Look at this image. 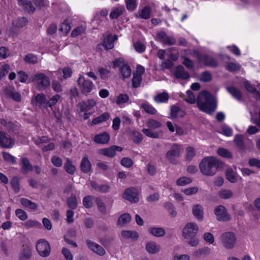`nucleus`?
Returning a JSON list of instances; mask_svg holds the SVG:
<instances>
[{"instance_id": "1", "label": "nucleus", "mask_w": 260, "mask_h": 260, "mask_svg": "<svg viewBox=\"0 0 260 260\" xmlns=\"http://www.w3.org/2000/svg\"><path fill=\"white\" fill-rule=\"evenodd\" d=\"M199 109L208 114H211L216 108V100L206 90L202 91L197 99Z\"/></svg>"}, {"instance_id": "2", "label": "nucleus", "mask_w": 260, "mask_h": 260, "mask_svg": "<svg viewBox=\"0 0 260 260\" xmlns=\"http://www.w3.org/2000/svg\"><path fill=\"white\" fill-rule=\"evenodd\" d=\"M219 166V161L212 156L203 158L200 164L199 167L201 173L205 176L214 175Z\"/></svg>"}, {"instance_id": "3", "label": "nucleus", "mask_w": 260, "mask_h": 260, "mask_svg": "<svg viewBox=\"0 0 260 260\" xmlns=\"http://www.w3.org/2000/svg\"><path fill=\"white\" fill-rule=\"evenodd\" d=\"M31 81L39 89H45L50 84L49 77L42 73H38L32 76Z\"/></svg>"}, {"instance_id": "4", "label": "nucleus", "mask_w": 260, "mask_h": 260, "mask_svg": "<svg viewBox=\"0 0 260 260\" xmlns=\"http://www.w3.org/2000/svg\"><path fill=\"white\" fill-rule=\"evenodd\" d=\"M79 88L82 94H87L93 88L94 84L90 80L85 78L82 74H79L77 80Z\"/></svg>"}, {"instance_id": "5", "label": "nucleus", "mask_w": 260, "mask_h": 260, "mask_svg": "<svg viewBox=\"0 0 260 260\" xmlns=\"http://www.w3.org/2000/svg\"><path fill=\"white\" fill-rule=\"evenodd\" d=\"M182 147L181 145L175 143L173 144L170 150L167 152L166 154V158L172 164H176L177 161L175 158L178 157L182 151Z\"/></svg>"}, {"instance_id": "6", "label": "nucleus", "mask_w": 260, "mask_h": 260, "mask_svg": "<svg viewBox=\"0 0 260 260\" xmlns=\"http://www.w3.org/2000/svg\"><path fill=\"white\" fill-rule=\"evenodd\" d=\"M220 241L224 248L232 249L236 244V237L232 232H225L221 235Z\"/></svg>"}, {"instance_id": "7", "label": "nucleus", "mask_w": 260, "mask_h": 260, "mask_svg": "<svg viewBox=\"0 0 260 260\" xmlns=\"http://www.w3.org/2000/svg\"><path fill=\"white\" fill-rule=\"evenodd\" d=\"M199 231L197 223L192 222L187 223L182 229V236L186 239L195 237Z\"/></svg>"}, {"instance_id": "8", "label": "nucleus", "mask_w": 260, "mask_h": 260, "mask_svg": "<svg viewBox=\"0 0 260 260\" xmlns=\"http://www.w3.org/2000/svg\"><path fill=\"white\" fill-rule=\"evenodd\" d=\"M36 249L39 255L44 257L49 256L51 252L49 243L43 239H40L37 242Z\"/></svg>"}, {"instance_id": "9", "label": "nucleus", "mask_w": 260, "mask_h": 260, "mask_svg": "<svg viewBox=\"0 0 260 260\" xmlns=\"http://www.w3.org/2000/svg\"><path fill=\"white\" fill-rule=\"evenodd\" d=\"M27 23L25 17L19 18L13 21V26L7 30L9 36L14 37L18 34V29L24 26Z\"/></svg>"}, {"instance_id": "10", "label": "nucleus", "mask_w": 260, "mask_h": 260, "mask_svg": "<svg viewBox=\"0 0 260 260\" xmlns=\"http://www.w3.org/2000/svg\"><path fill=\"white\" fill-rule=\"evenodd\" d=\"M122 197L132 203H136L139 201L138 190L133 187L126 189L123 193Z\"/></svg>"}, {"instance_id": "11", "label": "nucleus", "mask_w": 260, "mask_h": 260, "mask_svg": "<svg viewBox=\"0 0 260 260\" xmlns=\"http://www.w3.org/2000/svg\"><path fill=\"white\" fill-rule=\"evenodd\" d=\"M214 213L218 221H226L231 219V216L227 212L226 208L222 205H219L215 208Z\"/></svg>"}, {"instance_id": "12", "label": "nucleus", "mask_w": 260, "mask_h": 260, "mask_svg": "<svg viewBox=\"0 0 260 260\" xmlns=\"http://www.w3.org/2000/svg\"><path fill=\"white\" fill-rule=\"evenodd\" d=\"M157 40L167 45H173L176 43L175 39L172 36H169L164 31H160L156 35Z\"/></svg>"}, {"instance_id": "13", "label": "nucleus", "mask_w": 260, "mask_h": 260, "mask_svg": "<svg viewBox=\"0 0 260 260\" xmlns=\"http://www.w3.org/2000/svg\"><path fill=\"white\" fill-rule=\"evenodd\" d=\"M47 99L46 96L43 93H38L34 95L31 99V103L34 106L40 108L44 107L46 108Z\"/></svg>"}, {"instance_id": "14", "label": "nucleus", "mask_w": 260, "mask_h": 260, "mask_svg": "<svg viewBox=\"0 0 260 260\" xmlns=\"http://www.w3.org/2000/svg\"><path fill=\"white\" fill-rule=\"evenodd\" d=\"M122 148L117 146H113L107 148L101 149L98 150L99 153L109 157H113L116 154V151L120 152Z\"/></svg>"}, {"instance_id": "15", "label": "nucleus", "mask_w": 260, "mask_h": 260, "mask_svg": "<svg viewBox=\"0 0 260 260\" xmlns=\"http://www.w3.org/2000/svg\"><path fill=\"white\" fill-rule=\"evenodd\" d=\"M86 242L88 247L98 255L103 256L106 254V250L100 245L89 240H87Z\"/></svg>"}, {"instance_id": "16", "label": "nucleus", "mask_w": 260, "mask_h": 260, "mask_svg": "<svg viewBox=\"0 0 260 260\" xmlns=\"http://www.w3.org/2000/svg\"><path fill=\"white\" fill-rule=\"evenodd\" d=\"M14 145V141L6 133L0 132V145L5 148H12Z\"/></svg>"}, {"instance_id": "17", "label": "nucleus", "mask_w": 260, "mask_h": 260, "mask_svg": "<svg viewBox=\"0 0 260 260\" xmlns=\"http://www.w3.org/2000/svg\"><path fill=\"white\" fill-rule=\"evenodd\" d=\"M234 142L237 147L241 150L246 149V145L251 144V142L250 140L245 139L241 135L236 136L234 139Z\"/></svg>"}, {"instance_id": "18", "label": "nucleus", "mask_w": 260, "mask_h": 260, "mask_svg": "<svg viewBox=\"0 0 260 260\" xmlns=\"http://www.w3.org/2000/svg\"><path fill=\"white\" fill-rule=\"evenodd\" d=\"M145 249L147 252L150 254H155L160 250V246L153 241H148L146 243Z\"/></svg>"}, {"instance_id": "19", "label": "nucleus", "mask_w": 260, "mask_h": 260, "mask_svg": "<svg viewBox=\"0 0 260 260\" xmlns=\"http://www.w3.org/2000/svg\"><path fill=\"white\" fill-rule=\"evenodd\" d=\"M193 53L197 55L198 59L200 62L212 66H216L217 65V62L214 59L208 57L207 55H202L196 50H194Z\"/></svg>"}, {"instance_id": "20", "label": "nucleus", "mask_w": 260, "mask_h": 260, "mask_svg": "<svg viewBox=\"0 0 260 260\" xmlns=\"http://www.w3.org/2000/svg\"><path fill=\"white\" fill-rule=\"evenodd\" d=\"M96 104V102L92 99L88 100L86 101H83L80 103L78 106L80 111H87L91 109Z\"/></svg>"}, {"instance_id": "21", "label": "nucleus", "mask_w": 260, "mask_h": 260, "mask_svg": "<svg viewBox=\"0 0 260 260\" xmlns=\"http://www.w3.org/2000/svg\"><path fill=\"white\" fill-rule=\"evenodd\" d=\"M117 39L118 37L116 35L113 36L109 35L104 38L103 45L106 50L111 49L114 47V42L117 40Z\"/></svg>"}, {"instance_id": "22", "label": "nucleus", "mask_w": 260, "mask_h": 260, "mask_svg": "<svg viewBox=\"0 0 260 260\" xmlns=\"http://www.w3.org/2000/svg\"><path fill=\"white\" fill-rule=\"evenodd\" d=\"M192 211L193 216L199 221H202L204 217V210L203 207L200 204H196L192 206Z\"/></svg>"}, {"instance_id": "23", "label": "nucleus", "mask_w": 260, "mask_h": 260, "mask_svg": "<svg viewBox=\"0 0 260 260\" xmlns=\"http://www.w3.org/2000/svg\"><path fill=\"white\" fill-rule=\"evenodd\" d=\"M151 10L149 7L146 6L139 9L136 16L137 18L148 19L150 17Z\"/></svg>"}, {"instance_id": "24", "label": "nucleus", "mask_w": 260, "mask_h": 260, "mask_svg": "<svg viewBox=\"0 0 260 260\" xmlns=\"http://www.w3.org/2000/svg\"><path fill=\"white\" fill-rule=\"evenodd\" d=\"M149 233L156 237H161L165 235L166 231L161 227H150L148 229Z\"/></svg>"}, {"instance_id": "25", "label": "nucleus", "mask_w": 260, "mask_h": 260, "mask_svg": "<svg viewBox=\"0 0 260 260\" xmlns=\"http://www.w3.org/2000/svg\"><path fill=\"white\" fill-rule=\"evenodd\" d=\"M175 75L176 78L183 80L188 79L189 78V74L185 71L183 67L182 66H179L176 68Z\"/></svg>"}, {"instance_id": "26", "label": "nucleus", "mask_w": 260, "mask_h": 260, "mask_svg": "<svg viewBox=\"0 0 260 260\" xmlns=\"http://www.w3.org/2000/svg\"><path fill=\"white\" fill-rule=\"evenodd\" d=\"M109 139V135L106 132H104L102 134L96 135L94 137V141L96 143L104 144L108 143Z\"/></svg>"}, {"instance_id": "27", "label": "nucleus", "mask_w": 260, "mask_h": 260, "mask_svg": "<svg viewBox=\"0 0 260 260\" xmlns=\"http://www.w3.org/2000/svg\"><path fill=\"white\" fill-rule=\"evenodd\" d=\"M31 255V248L27 245H23L19 255L20 260H27Z\"/></svg>"}, {"instance_id": "28", "label": "nucleus", "mask_w": 260, "mask_h": 260, "mask_svg": "<svg viewBox=\"0 0 260 260\" xmlns=\"http://www.w3.org/2000/svg\"><path fill=\"white\" fill-rule=\"evenodd\" d=\"M80 168L81 171L85 173L90 172L91 170V164L87 156H84L82 159L80 163Z\"/></svg>"}, {"instance_id": "29", "label": "nucleus", "mask_w": 260, "mask_h": 260, "mask_svg": "<svg viewBox=\"0 0 260 260\" xmlns=\"http://www.w3.org/2000/svg\"><path fill=\"white\" fill-rule=\"evenodd\" d=\"M131 220V216L129 213H125L120 216L117 220V225L119 226H124Z\"/></svg>"}, {"instance_id": "30", "label": "nucleus", "mask_w": 260, "mask_h": 260, "mask_svg": "<svg viewBox=\"0 0 260 260\" xmlns=\"http://www.w3.org/2000/svg\"><path fill=\"white\" fill-rule=\"evenodd\" d=\"M22 226L26 230L32 228H40L41 224L36 220L29 219L22 224Z\"/></svg>"}, {"instance_id": "31", "label": "nucleus", "mask_w": 260, "mask_h": 260, "mask_svg": "<svg viewBox=\"0 0 260 260\" xmlns=\"http://www.w3.org/2000/svg\"><path fill=\"white\" fill-rule=\"evenodd\" d=\"M121 236L123 238L131 239L133 240H137L139 238V234L135 231H123L121 232Z\"/></svg>"}, {"instance_id": "32", "label": "nucleus", "mask_w": 260, "mask_h": 260, "mask_svg": "<svg viewBox=\"0 0 260 260\" xmlns=\"http://www.w3.org/2000/svg\"><path fill=\"white\" fill-rule=\"evenodd\" d=\"M110 117V115L108 113H104L101 114L99 117H97L94 118L91 123H90V125L92 126L94 125H96L98 124H100L102 123L104 121H105L107 119H108Z\"/></svg>"}, {"instance_id": "33", "label": "nucleus", "mask_w": 260, "mask_h": 260, "mask_svg": "<svg viewBox=\"0 0 260 260\" xmlns=\"http://www.w3.org/2000/svg\"><path fill=\"white\" fill-rule=\"evenodd\" d=\"M20 203L22 206L25 208H28L31 210H36L37 209V205L32 201L26 198H22L20 200Z\"/></svg>"}, {"instance_id": "34", "label": "nucleus", "mask_w": 260, "mask_h": 260, "mask_svg": "<svg viewBox=\"0 0 260 260\" xmlns=\"http://www.w3.org/2000/svg\"><path fill=\"white\" fill-rule=\"evenodd\" d=\"M119 71L123 79L129 77L131 75V68L126 63L120 68Z\"/></svg>"}, {"instance_id": "35", "label": "nucleus", "mask_w": 260, "mask_h": 260, "mask_svg": "<svg viewBox=\"0 0 260 260\" xmlns=\"http://www.w3.org/2000/svg\"><path fill=\"white\" fill-rule=\"evenodd\" d=\"M10 184L15 193H18L20 191V180L18 177H13L10 181Z\"/></svg>"}, {"instance_id": "36", "label": "nucleus", "mask_w": 260, "mask_h": 260, "mask_svg": "<svg viewBox=\"0 0 260 260\" xmlns=\"http://www.w3.org/2000/svg\"><path fill=\"white\" fill-rule=\"evenodd\" d=\"M124 10V8L123 7L114 8L110 13L109 17L112 19H116L122 14Z\"/></svg>"}, {"instance_id": "37", "label": "nucleus", "mask_w": 260, "mask_h": 260, "mask_svg": "<svg viewBox=\"0 0 260 260\" xmlns=\"http://www.w3.org/2000/svg\"><path fill=\"white\" fill-rule=\"evenodd\" d=\"M196 155L195 149L191 146L187 147L185 149V160L191 161Z\"/></svg>"}, {"instance_id": "38", "label": "nucleus", "mask_w": 260, "mask_h": 260, "mask_svg": "<svg viewBox=\"0 0 260 260\" xmlns=\"http://www.w3.org/2000/svg\"><path fill=\"white\" fill-rule=\"evenodd\" d=\"M64 168L66 172L70 174H73L76 170L75 167L72 164V161L67 158L66 162L64 163Z\"/></svg>"}, {"instance_id": "39", "label": "nucleus", "mask_w": 260, "mask_h": 260, "mask_svg": "<svg viewBox=\"0 0 260 260\" xmlns=\"http://www.w3.org/2000/svg\"><path fill=\"white\" fill-rule=\"evenodd\" d=\"M22 161V169L24 172L27 173L29 171L33 170V167L29 162L28 159L26 158H23L21 159Z\"/></svg>"}, {"instance_id": "40", "label": "nucleus", "mask_w": 260, "mask_h": 260, "mask_svg": "<svg viewBox=\"0 0 260 260\" xmlns=\"http://www.w3.org/2000/svg\"><path fill=\"white\" fill-rule=\"evenodd\" d=\"M68 206L73 209H75L78 206L77 199L76 196L74 194H72L67 200Z\"/></svg>"}, {"instance_id": "41", "label": "nucleus", "mask_w": 260, "mask_h": 260, "mask_svg": "<svg viewBox=\"0 0 260 260\" xmlns=\"http://www.w3.org/2000/svg\"><path fill=\"white\" fill-rule=\"evenodd\" d=\"M129 100V97L126 94L121 93L117 96L116 103L118 105L125 104Z\"/></svg>"}, {"instance_id": "42", "label": "nucleus", "mask_w": 260, "mask_h": 260, "mask_svg": "<svg viewBox=\"0 0 260 260\" xmlns=\"http://www.w3.org/2000/svg\"><path fill=\"white\" fill-rule=\"evenodd\" d=\"M169 99V95L166 92L158 94L154 97V100L156 103H162L167 102Z\"/></svg>"}, {"instance_id": "43", "label": "nucleus", "mask_w": 260, "mask_h": 260, "mask_svg": "<svg viewBox=\"0 0 260 260\" xmlns=\"http://www.w3.org/2000/svg\"><path fill=\"white\" fill-rule=\"evenodd\" d=\"M227 90L237 100L241 99L242 94L239 90L234 87H229Z\"/></svg>"}, {"instance_id": "44", "label": "nucleus", "mask_w": 260, "mask_h": 260, "mask_svg": "<svg viewBox=\"0 0 260 260\" xmlns=\"http://www.w3.org/2000/svg\"><path fill=\"white\" fill-rule=\"evenodd\" d=\"M60 98L59 94H55L52 96L46 103V108L52 107L55 105Z\"/></svg>"}, {"instance_id": "45", "label": "nucleus", "mask_w": 260, "mask_h": 260, "mask_svg": "<svg viewBox=\"0 0 260 260\" xmlns=\"http://www.w3.org/2000/svg\"><path fill=\"white\" fill-rule=\"evenodd\" d=\"M16 216L21 221H25L28 218L26 212L21 209H17L15 210Z\"/></svg>"}, {"instance_id": "46", "label": "nucleus", "mask_w": 260, "mask_h": 260, "mask_svg": "<svg viewBox=\"0 0 260 260\" xmlns=\"http://www.w3.org/2000/svg\"><path fill=\"white\" fill-rule=\"evenodd\" d=\"M182 111L178 106L173 105L171 107V114L172 117L182 116Z\"/></svg>"}, {"instance_id": "47", "label": "nucleus", "mask_w": 260, "mask_h": 260, "mask_svg": "<svg viewBox=\"0 0 260 260\" xmlns=\"http://www.w3.org/2000/svg\"><path fill=\"white\" fill-rule=\"evenodd\" d=\"M71 29L70 23L68 20H65L61 24L59 30L63 34L67 35Z\"/></svg>"}, {"instance_id": "48", "label": "nucleus", "mask_w": 260, "mask_h": 260, "mask_svg": "<svg viewBox=\"0 0 260 260\" xmlns=\"http://www.w3.org/2000/svg\"><path fill=\"white\" fill-rule=\"evenodd\" d=\"M142 132L147 137L151 138L157 139L159 137V133L152 132L150 128H143Z\"/></svg>"}, {"instance_id": "49", "label": "nucleus", "mask_w": 260, "mask_h": 260, "mask_svg": "<svg viewBox=\"0 0 260 260\" xmlns=\"http://www.w3.org/2000/svg\"><path fill=\"white\" fill-rule=\"evenodd\" d=\"M141 107L143 108L146 112L149 114H155L156 113V109L148 103H143Z\"/></svg>"}, {"instance_id": "50", "label": "nucleus", "mask_w": 260, "mask_h": 260, "mask_svg": "<svg viewBox=\"0 0 260 260\" xmlns=\"http://www.w3.org/2000/svg\"><path fill=\"white\" fill-rule=\"evenodd\" d=\"M146 124L149 128L151 129H156L161 126V124L160 122L154 119L148 120Z\"/></svg>"}, {"instance_id": "51", "label": "nucleus", "mask_w": 260, "mask_h": 260, "mask_svg": "<svg viewBox=\"0 0 260 260\" xmlns=\"http://www.w3.org/2000/svg\"><path fill=\"white\" fill-rule=\"evenodd\" d=\"M93 197L91 196H88L83 198V204L86 208H90L93 205Z\"/></svg>"}, {"instance_id": "52", "label": "nucleus", "mask_w": 260, "mask_h": 260, "mask_svg": "<svg viewBox=\"0 0 260 260\" xmlns=\"http://www.w3.org/2000/svg\"><path fill=\"white\" fill-rule=\"evenodd\" d=\"M226 177L227 179L232 183H235L237 181L236 174L231 169H229L226 171Z\"/></svg>"}, {"instance_id": "53", "label": "nucleus", "mask_w": 260, "mask_h": 260, "mask_svg": "<svg viewBox=\"0 0 260 260\" xmlns=\"http://www.w3.org/2000/svg\"><path fill=\"white\" fill-rule=\"evenodd\" d=\"M218 196L222 199H227L233 196V192L228 189H222L219 192Z\"/></svg>"}, {"instance_id": "54", "label": "nucleus", "mask_w": 260, "mask_h": 260, "mask_svg": "<svg viewBox=\"0 0 260 260\" xmlns=\"http://www.w3.org/2000/svg\"><path fill=\"white\" fill-rule=\"evenodd\" d=\"M142 80V76L139 75L134 74L132 79V86L134 88H137L140 86Z\"/></svg>"}, {"instance_id": "55", "label": "nucleus", "mask_w": 260, "mask_h": 260, "mask_svg": "<svg viewBox=\"0 0 260 260\" xmlns=\"http://www.w3.org/2000/svg\"><path fill=\"white\" fill-rule=\"evenodd\" d=\"M101 78L103 79H106L110 77V71L104 68L101 67L98 69Z\"/></svg>"}, {"instance_id": "56", "label": "nucleus", "mask_w": 260, "mask_h": 260, "mask_svg": "<svg viewBox=\"0 0 260 260\" xmlns=\"http://www.w3.org/2000/svg\"><path fill=\"white\" fill-rule=\"evenodd\" d=\"M7 94L10 98L16 102H20L21 100L20 94L14 90H10L8 91Z\"/></svg>"}, {"instance_id": "57", "label": "nucleus", "mask_w": 260, "mask_h": 260, "mask_svg": "<svg viewBox=\"0 0 260 260\" xmlns=\"http://www.w3.org/2000/svg\"><path fill=\"white\" fill-rule=\"evenodd\" d=\"M85 31V27L84 26H80L74 29L71 33V36L76 37L79 35H82Z\"/></svg>"}, {"instance_id": "58", "label": "nucleus", "mask_w": 260, "mask_h": 260, "mask_svg": "<svg viewBox=\"0 0 260 260\" xmlns=\"http://www.w3.org/2000/svg\"><path fill=\"white\" fill-rule=\"evenodd\" d=\"M24 61L29 63L34 64L38 62L37 56L32 54H28L24 57Z\"/></svg>"}, {"instance_id": "59", "label": "nucleus", "mask_w": 260, "mask_h": 260, "mask_svg": "<svg viewBox=\"0 0 260 260\" xmlns=\"http://www.w3.org/2000/svg\"><path fill=\"white\" fill-rule=\"evenodd\" d=\"M191 179L189 178L183 177L179 178L177 181L176 184L178 186H184L191 183Z\"/></svg>"}, {"instance_id": "60", "label": "nucleus", "mask_w": 260, "mask_h": 260, "mask_svg": "<svg viewBox=\"0 0 260 260\" xmlns=\"http://www.w3.org/2000/svg\"><path fill=\"white\" fill-rule=\"evenodd\" d=\"M217 153L220 156L226 158H231L232 156V154L230 151L222 148H220L218 149Z\"/></svg>"}, {"instance_id": "61", "label": "nucleus", "mask_w": 260, "mask_h": 260, "mask_svg": "<svg viewBox=\"0 0 260 260\" xmlns=\"http://www.w3.org/2000/svg\"><path fill=\"white\" fill-rule=\"evenodd\" d=\"M134 46L136 51L140 53L143 52L146 49L145 45L140 41L134 43Z\"/></svg>"}, {"instance_id": "62", "label": "nucleus", "mask_w": 260, "mask_h": 260, "mask_svg": "<svg viewBox=\"0 0 260 260\" xmlns=\"http://www.w3.org/2000/svg\"><path fill=\"white\" fill-rule=\"evenodd\" d=\"M203 239L206 243L212 244L214 243V238L213 235L209 232H206L203 235Z\"/></svg>"}, {"instance_id": "63", "label": "nucleus", "mask_w": 260, "mask_h": 260, "mask_svg": "<svg viewBox=\"0 0 260 260\" xmlns=\"http://www.w3.org/2000/svg\"><path fill=\"white\" fill-rule=\"evenodd\" d=\"M133 164V161L129 157H123L121 160V165L126 168L131 167Z\"/></svg>"}, {"instance_id": "64", "label": "nucleus", "mask_w": 260, "mask_h": 260, "mask_svg": "<svg viewBox=\"0 0 260 260\" xmlns=\"http://www.w3.org/2000/svg\"><path fill=\"white\" fill-rule=\"evenodd\" d=\"M61 252L66 260H73V255L69 249L63 247L61 250Z\"/></svg>"}]
</instances>
